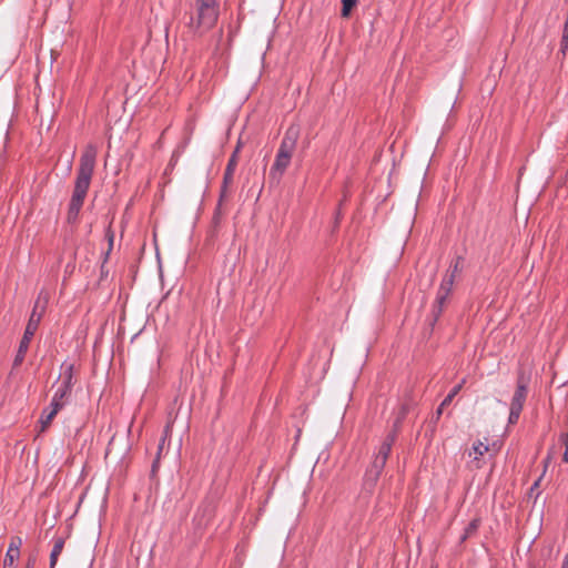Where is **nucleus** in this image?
<instances>
[{
	"label": "nucleus",
	"mask_w": 568,
	"mask_h": 568,
	"mask_svg": "<svg viewBox=\"0 0 568 568\" xmlns=\"http://www.w3.org/2000/svg\"><path fill=\"white\" fill-rule=\"evenodd\" d=\"M97 154L98 150L93 144L87 145L81 154L74 187L67 213V222L69 224H75L79 220V214L87 197L94 172Z\"/></svg>",
	"instance_id": "nucleus-1"
},
{
	"label": "nucleus",
	"mask_w": 568,
	"mask_h": 568,
	"mask_svg": "<svg viewBox=\"0 0 568 568\" xmlns=\"http://www.w3.org/2000/svg\"><path fill=\"white\" fill-rule=\"evenodd\" d=\"M219 0H194V8L184 22L191 36H203L219 19Z\"/></svg>",
	"instance_id": "nucleus-2"
},
{
	"label": "nucleus",
	"mask_w": 568,
	"mask_h": 568,
	"mask_svg": "<svg viewBox=\"0 0 568 568\" xmlns=\"http://www.w3.org/2000/svg\"><path fill=\"white\" fill-rule=\"evenodd\" d=\"M300 131L296 126H290L280 144L275 160L270 169V176L280 180L291 163L293 152L296 148Z\"/></svg>",
	"instance_id": "nucleus-3"
},
{
	"label": "nucleus",
	"mask_w": 568,
	"mask_h": 568,
	"mask_svg": "<svg viewBox=\"0 0 568 568\" xmlns=\"http://www.w3.org/2000/svg\"><path fill=\"white\" fill-rule=\"evenodd\" d=\"M39 305V301L36 303V306L31 313L27 327L24 329L23 336L19 343V348L17 355L13 361V366H19L24 359V355L29 348V344L34 336L36 331L38 329V325L41 320V313L37 312Z\"/></svg>",
	"instance_id": "nucleus-4"
},
{
	"label": "nucleus",
	"mask_w": 568,
	"mask_h": 568,
	"mask_svg": "<svg viewBox=\"0 0 568 568\" xmlns=\"http://www.w3.org/2000/svg\"><path fill=\"white\" fill-rule=\"evenodd\" d=\"M455 283V276L454 274H446L438 287L436 298L432 308V325H435V323L440 317V314L444 310V306L452 293L453 286Z\"/></svg>",
	"instance_id": "nucleus-5"
},
{
	"label": "nucleus",
	"mask_w": 568,
	"mask_h": 568,
	"mask_svg": "<svg viewBox=\"0 0 568 568\" xmlns=\"http://www.w3.org/2000/svg\"><path fill=\"white\" fill-rule=\"evenodd\" d=\"M236 156H237V149L234 151V153L230 158V160L227 162V165H226V169H225V172H224L223 184H222L221 194H220V200H219V203H217V206L215 209L214 216H213V220H214L215 223H219V221L221 219V204H222L223 199L226 195L227 186H229V184L233 180V174H234V171H235V168H236V164H237Z\"/></svg>",
	"instance_id": "nucleus-6"
},
{
	"label": "nucleus",
	"mask_w": 568,
	"mask_h": 568,
	"mask_svg": "<svg viewBox=\"0 0 568 568\" xmlns=\"http://www.w3.org/2000/svg\"><path fill=\"white\" fill-rule=\"evenodd\" d=\"M528 394V381L520 374L517 379V387L513 395L510 407L523 409Z\"/></svg>",
	"instance_id": "nucleus-7"
},
{
	"label": "nucleus",
	"mask_w": 568,
	"mask_h": 568,
	"mask_svg": "<svg viewBox=\"0 0 568 568\" xmlns=\"http://www.w3.org/2000/svg\"><path fill=\"white\" fill-rule=\"evenodd\" d=\"M74 364L70 363L68 361H64L61 364V373L57 379V383H59L62 386H65L71 392L73 390L74 386Z\"/></svg>",
	"instance_id": "nucleus-8"
},
{
	"label": "nucleus",
	"mask_w": 568,
	"mask_h": 568,
	"mask_svg": "<svg viewBox=\"0 0 568 568\" xmlns=\"http://www.w3.org/2000/svg\"><path fill=\"white\" fill-rule=\"evenodd\" d=\"M52 387L54 393L51 398V406H59L61 408L65 407V405L69 404L71 399L72 392L57 382Z\"/></svg>",
	"instance_id": "nucleus-9"
},
{
	"label": "nucleus",
	"mask_w": 568,
	"mask_h": 568,
	"mask_svg": "<svg viewBox=\"0 0 568 568\" xmlns=\"http://www.w3.org/2000/svg\"><path fill=\"white\" fill-rule=\"evenodd\" d=\"M22 546V539L20 537L11 538L6 557L4 568H14V561L20 557V548Z\"/></svg>",
	"instance_id": "nucleus-10"
},
{
	"label": "nucleus",
	"mask_w": 568,
	"mask_h": 568,
	"mask_svg": "<svg viewBox=\"0 0 568 568\" xmlns=\"http://www.w3.org/2000/svg\"><path fill=\"white\" fill-rule=\"evenodd\" d=\"M396 436L397 434L395 429L387 434V436L378 447V450L375 454V456L387 462V458L392 452V447L396 440Z\"/></svg>",
	"instance_id": "nucleus-11"
},
{
	"label": "nucleus",
	"mask_w": 568,
	"mask_h": 568,
	"mask_svg": "<svg viewBox=\"0 0 568 568\" xmlns=\"http://www.w3.org/2000/svg\"><path fill=\"white\" fill-rule=\"evenodd\" d=\"M62 408L59 406H51V404L45 407L40 416V423L42 425V430H44L52 422V419L55 417V415L61 410Z\"/></svg>",
	"instance_id": "nucleus-12"
},
{
	"label": "nucleus",
	"mask_w": 568,
	"mask_h": 568,
	"mask_svg": "<svg viewBox=\"0 0 568 568\" xmlns=\"http://www.w3.org/2000/svg\"><path fill=\"white\" fill-rule=\"evenodd\" d=\"M63 547H64V539L62 537H58V538L53 539V548L50 554V568L55 567V565L58 562V558L63 550Z\"/></svg>",
	"instance_id": "nucleus-13"
},
{
	"label": "nucleus",
	"mask_w": 568,
	"mask_h": 568,
	"mask_svg": "<svg viewBox=\"0 0 568 568\" xmlns=\"http://www.w3.org/2000/svg\"><path fill=\"white\" fill-rule=\"evenodd\" d=\"M381 475L382 474L372 470L371 468H367L363 479L364 488L367 489L368 491H372L376 486Z\"/></svg>",
	"instance_id": "nucleus-14"
},
{
	"label": "nucleus",
	"mask_w": 568,
	"mask_h": 568,
	"mask_svg": "<svg viewBox=\"0 0 568 568\" xmlns=\"http://www.w3.org/2000/svg\"><path fill=\"white\" fill-rule=\"evenodd\" d=\"M465 384V379H462L460 383H458L457 385H455L450 390L449 393L447 394V396L443 399L442 402V406H447L449 405L453 399L458 395V393L462 390L463 386Z\"/></svg>",
	"instance_id": "nucleus-15"
},
{
	"label": "nucleus",
	"mask_w": 568,
	"mask_h": 568,
	"mask_svg": "<svg viewBox=\"0 0 568 568\" xmlns=\"http://www.w3.org/2000/svg\"><path fill=\"white\" fill-rule=\"evenodd\" d=\"M385 465H386V460L381 459V458L375 456L373 462H372V464H371V466L368 468H371L372 470H375V471L382 474L383 470H384Z\"/></svg>",
	"instance_id": "nucleus-16"
},
{
	"label": "nucleus",
	"mask_w": 568,
	"mask_h": 568,
	"mask_svg": "<svg viewBox=\"0 0 568 568\" xmlns=\"http://www.w3.org/2000/svg\"><path fill=\"white\" fill-rule=\"evenodd\" d=\"M357 0H342V16L348 17L351 10L355 7Z\"/></svg>",
	"instance_id": "nucleus-17"
},
{
	"label": "nucleus",
	"mask_w": 568,
	"mask_h": 568,
	"mask_svg": "<svg viewBox=\"0 0 568 568\" xmlns=\"http://www.w3.org/2000/svg\"><path fill=\"white\" fill-rule=\"evenodd\" d=\"M462 262H463V257L457 256L455 262L450 263L447 274H454V276L456 277L457 273L460 272V270H462V266H460Z\"/></svg>",
	"instance_id": "nucleus-18"
},
{
	"label": "nucleus",
	"mask_w": 568,
	"mask_h": 568,
	"mask_svg": "<svg viewBox=\"0 0 568 568\" xmlns=\"http://www.w3.org/2000/svg\"><path fill=\"white\" fill-rule=\"evenodd\" d=\"M473 450L475 454L474 458L478 459L479 456H483L488 450V446L481 442H478L477 444H474Z\"/></svg>",
	"instance_id": "nucleus-19"
},
{
	"label": "nucleus",
	"mask_w": 568,
	"mask_h": 568,
	"mask_svg": "<svg viewBox=\"0 0 568 568\" xmlns=\"http://www.w3.org/2000/svg\"><path fill=\"white\" fill-rule=\"evenodd\" d=\"M479 525H480V519L479 518H474L465 528V531L467 535L471 536L474 535L477 529L479 528Z\"/></svg>",
	"instance_id": "nucleus-20"
},
{
	"label": "nucleus",
	"mask_w": 568,
	"mask_h": 568,
	"mask_svg": "<svg viewBox=\"0 0 568 568\" xmlns=\"http://www.w3.org/2000/svg\"><path fill=\"white\" fill-rule=\"evenodd\" d=\"M521 410L523 409L510 407L509 416H508V424H516L519 419Z\"/></svg>",
	"instance_id": "nucleus-21"
},
{
	"label": "nucleus",
	"mask_w": 568,
	"mask_h": 568,
	"mask_svg": "<svg viewBox=\"0 0 568 568\" xmlns=\"http://www.w3.org/2000/svg\"><path fill=\"white\" fill-rule=\"evenodd\" d=\"M164 442H165V437L162 438L160 445H159V450H158V455H156V458L155 460L153 462L152 464V474H155L156 469H158V466H159V459H160V455H161V450H162V447L164 445Z\"/></svg>",
	"instance_id": "nucleus-22"
},
{
	"label": "nucleus",
	"mask_w": 568,
	"mask_h": 568,
	"mask_svg": "<svg viewBox=\"0 0 568 568\" xmlns=\"http://www.w3.org/2000/svg\"><path fill=\"white\" fill-rule=\"evenodd\" d=\"M445 406H442V404L437 407L436 412H435V419L438 420L443 414V409H444Z\"/></svg>",
	"instance_id": "nucleus-23"
},
{
	"label": "nucleus",
	"mask_w": 568,
	"mask_h": 568,
	"mask_svg": "<svg viewBox=\"0 0 568 568\" xmlns=\"http://www.w3.org/2000/svg\"><path fill=\"white\" fill-rule=\"evenodd\" d=\"M560 439H561V442L564 443L565 447L568 450V433L561 434Z\"/></svg>",
	"instance_id": "nucleus-24"
},
{
	"label": "nucleus",
	"mask_w": 568,
	"mask_h": 568,
	"mask_svg": "<svg viewBox=\"0 0 568 568\" xmlns=\"http://www.w3.org/2000/svg\"><path fill=\"white\" fill-rule=\"evenodd\" d=\"M561 568H568V554L565 556Z\"/></svg>",
	"instance_id": "nucleus-25"
},
{
	"label": "nucleus",
	"mask_w": 568,
	"mask_h": 568,
	"mask_svg": "<svg viewBox=\"0 0 568 568\" xmlns=\"http://www.w3.org/2000/svg\"><path fill=\"white\" fill-rule=\"evenodd\" d=\"M470 536L466 534V531H464V535L460 537V542H464L467 538H469Z\"/></svg>",
	"instance_id": "nucleus-26"
},
{
	"label": "nucleus",
	"mask_w": 568,
	"mask_h": 568,
	"mask_svg": "<svg viewBox=\"0 0 568 568\" xmlns=\"http://www.w3.org/2000/svg\"><path fill=\"white\" fill-rule=\"evenodd\" d=\"M34 559H29L27 568H33Z\"/></svg>",
	"instance_id": "nucleus-27"
},
{
	"label": "nucleus",
	"mask_w": 568,
	"mask_h": 568,
	"mask_svg": "<svg viewBox=\"0 0 568 568\" xmlns=\"http://www.w3.org/2000/svg\"><path fill=\"white\" fill-rule=\"evenodd\" d=\"M564 462H568V450L567 448L565 449V453H564V457H562Z\"/></svg>",
	"instance_id": "nucleus-28"
},
{
	"label": "nucleus",
	"mask_w": 568,
	"mask_h": 568,
	"mask_svg": "<svg viewBox=\"0 0 568 568\" xmlns=\"http://www.w3.org/2000/svg\"><path fill=\"white\" fill-rule=\"evenodd\" d=\"M109 241H110V246H112V243H113V236L112 235L110 236Z\"/></svg>",
	"instance_id": "nucleus-29"
},
{
	"label": "nucleus",
	"mask_w": 568,
	"mask_h": 568,
	"mask_svg": "<svg viewBox=\"0 0 568 568\" xmlns=\"http://www.w3.org/2000/svg\"><path fill=\"white\" fill-rule=\"evenodd\" d=\"M540 479H541V478H539L538 480H536V481H535V484H534V486H536V487H537V486L539 485V483H540Z\"/></svg>",
	"instance_id": "nucleus-30"
}]
</instances>
